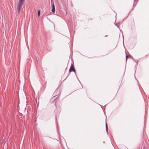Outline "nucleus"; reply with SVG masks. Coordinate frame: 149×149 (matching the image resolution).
Wrapping results in <instances>:
<instances>
[{
  "label": "nucleus",
  "instance_id": "1a4fd4ad",
  "mask_svg": "<svg viewBox=\"0 0 149 149\" xmlns=\"http://www.w3.org/2000/svg\"><path fill=\"white\" fill-rule=\"evenodd\" d=\"M136 1V0H134V5H134V4H135V2Z\"/></svg>",
  "mask_w": 149,
  "mask_h": 149
},
{
  "label": "nucleus",
  "instance_id": "6ab92c4d",
  "mask_svg": "<svg viewBox=\"0 0 149 149\" xmlns=\"http://www.w3.org/2000/svg\"><path fill=\"white\" fill-rule=\"evenodd\" d=\"M66 146H67V145L66 144Z\"/></svg>",
  "mask_w": 149,
  "mask_h": 149
},
{
  "label": "nucleus",
  "instance_id": "f257e3e1",
  "mask_svg": "<svg viewBox=\"0 0 149 149\" xmlns=\"http://www.w3.org/2000/svg\"><path fill=\"white\" fill-rule=\"evenodd\" d=\"M24 1V0H19L17 6V10L18 13H19L21 8L23 4Z\"/></svg>",
  "mask_w": 149,
  "mask_h": 149
},
{
  "label": "nucleus",
  "instance_id": "9b49d317",
  "mask_svg": "<svg viewBox=\"0 0 149 149\" xmlns=\"http://www.w3.org/2000/svg\"><path fill=\"white\" fill-rule=\"evenodd\" d=\"M115 25L117 27H118H118H119L118 26H117V25H116V24H115Z\"/></svg>",
  "mask_w": 149,
  "mask_h": 149
},
{
  "label": "nucleus",
  "instance_id": "7ed1b4c3",
  "mask_svg": "<svg viewBox=\"0 0 149 149\" xmlns=\"http://www.w3.org/2000/svg\"><path fill=\"white\" fill-rule=\"evenodd\" d=\"M104 112V111H103ZM104 114L105 116H106V122H105V127H106V132L107 133V134H109V132H108V125L107 124V123L106 122V119H107V116H106V114L105 113V112H104Z\"/></svg>",
  "mask_w": 149,
  "mask_h": 149
},
{
  "label": "nucleus",
  "instance_id": "aec40b11",
  "mask_svg": "<svg viewBox=\"0 0 149 149\" xmlns=\"http://www.w3.org/2000/svg\"><path fill=\"white\" fill-rule=\"evenodd\" d=\"M79 83H81L80 82H79Z\"/></svg>",
  "mask_w": 149,
  "mask_h": 149
},
{
  "label": "nucleus",
  "instance_id": "9d476101",
  "mask_svg": "<svg viewBox=\"0 0 149 149\" xmlns=\"http://www.w3.org/2000/svg\"><path fill=\"white\" fill-rule=\"evenodd\" d=\"M138 64V63H137L136 64V65H135L136 67L137 65Z\"/></svg>",
  "mask_w": 149,
  "mask_h": 149
},
{
  "label": "nucleus",
  "instance_id": "a211bd4d",
  "mask_svg": "<svg viewBox=\"0 0 149 149\" xmlns=\"http://www.w3.org/2000/svg\"><path fill=\"white\" fill-rule=\"evenodd\" d=\"M147 55H146V56H147Z\"/></svg>",
  "mask_w": 149,
  "mask_h": 149
},
{
  "label": "nucleus",
  "instance_id": "20e7f679",
  "mask_svg": "<svg viewBox=\"0 0 149 149\" xmlns=\"http://www.w3.org/2000/svg\"><path fill=\"white\" fill-rule=\"evenodd\" d=\"M132 57L131 55H127V54H126V60H127V58H130L131 57L132 58Z\"/></svg>",
  "mask_w": 149,
  "mask_h": 149
},
{
  "label": "nucleus",
  "instance_id": "f03ea898",
  "mask_svg": "<svg viewBox=\"0 0 149 149\" xmlns=\"http://www.w3.org/2000/svg\"><path fill=\"white\" fill-rule=\"evenodd\" d=\"M69 72H73L74 73L75 75L77 78V79L78 80V79L77 76L76 74V72H75V70H74V67H73V65L72 64L71 65L70 67V68L69 70Z\"/></svg>",
  "mask_w": 149,
  "mask_h": 149
},
{
  "label": "nucleus",
  "instance_id": "ddd939ff",
  "mask_svg": "<svg viewBox=\"0 0 149 149\" xmlns=\"http://www.w3.org/2000/svg\"><path fill=\"white\" fill-rule=\"evenodd\" d=\"M52 1H53V0H51V3H53V2H52Z\"/></svg>",
  "mask_w": 149,
  "mask_h": 149
},
{
  "label": "nucleus",
  "instance_id": "423d86ee",
  "mask_svg": "<svg viewBox=\"0 0 149 149\" xmlns=\"http://www.w3.org/2000/svg\"><path fill=\"white\" fill-rule=\"evenodd\" d=\"M40 10H39L38 11V17H39L40 15Z\"/></svg>",
  "mask_w": 149,
  "mask_h": 149
},
{
  "label": "nucleus",
  "instance_id": "dca6fc26",
  "mask_svg": "<svg viewBox=\"0 0 149 149\" xmlns=\"http://www.w3.org/2000/svg\"><path fill=\"white\" fill-rule=\"evenodd\" d=\"M65 14H66V15H67V12L66 11V13H65Z\"/></svg>",
  "mask_w": 149,
  "mask_h": 149
},
{
  "label": "nucleus",
  "instance_id": "39448f33",
  "mask_svg": "<svg viewBox=\"0 0 149 149\" xmlns=\"http://www.w3.org/2000/svg\"><path fill=\"white\" fill-rule=\"evenodd\" d=\"M132 59H133V60H134V61L135 62H137V63H138V60H136V59H135L133 58V57H132Z\"/></svg>",
  "mask_w": 149,
  "mask_h": 149
},
{
  "label": "nucleus",
  "instance_id": "4468645a",
  "mask_svg": "<svg viewBox=\"0 0 149 149\" xmlns=\"http://www.w3.org/2000/svg\"><path fill=\"white\" fill-rule=\"evenodd\" d=\"M81 84V85L82 88H83V86H82V85Z\"/></svg>",
  "mask_w": 149,
  "mask_h": 149
},
{
  "label": "nucleus",
  "instance_id": "2eb2a0df",
  "mask_svg": "<svg viewBox=\"0 0 149 149\" xmlns=\"http://www.w3.org/2000/svg\"><path fill=\"white\" fill-rule=\"evenodd\" d=\"M144 128H143V131H144Z\"/></svg>",
  "mask_w": 149,
  "mask_h": 149
},
{
  "label": "nucleus",
  "instance_id": "f3484780",
  "mask_svg": "<svg viewBox=\"0 0 149 149\" xmlns=\"http://www.w3.org/2000/svg\"><path fill=\"white\" fill-rule=\"evenodd\" d=\"M106 105H107V104L105 105H104V106H105Z\"/></svg>",
  "mask_w": 149,
  "mask_h": 149
},
{
  "label": "nucleus",
  "instance_id": "0eeeda50",
  "mask_svg": "<svg viewBox=\"0 0 149 149\" xmlns=\"http://www.w3.org/2000/svg\"><path fill=\"white\" fill-rule=\"evenodd\" d=\"M51 4H52V8H55V6H54V3H51Z\"/></svg>",
  "mask_w": 149,
  "mask_h": 149
},
{
  "label": "nucleus",
  "instance_id": "6e6552de",
  "mask_svg": "<svg viewBox=\"0 0 149 149\" xmlns=\"http://www.w3.org/2000/svg\"><path fill=\"white\" fill-rule=\"evenodd\" d=\"M52 11L53 13H54L55 12V8H52Z\"/></svg>",
  "mask_w": 149,
  "mask_h": 149
},
{
  "label": "nucleus",
  "instance_id": "f8f14e48",
  "mask_svg": "<svg viewBox=\"0 0 149 149\" xmlns=\"http://www.w3.org/2000/svg\"><path fill=\"white\" fill-rule=\"evenodd\" d=\"M68 42H68V44H69V40L68 39Z\"/></svg>",
  "mask_w": 149,
  "mask_h": 149
}]
</instances>
